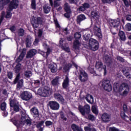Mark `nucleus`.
Masks as SVG:
<instances>
[{
  "instance_id": "obj_1",
  "label": "nucleus",
  "mask_w": 131,
  "mask_h": 131,
  "mask_svg": "<svg viewBox=\"0 0 131 131\" xmlns=\"http://www.w3.org/2000/svg\"><path fill=\"white\" fill-rule=\"evenodd\" d=\"M114 91L116 96H124L125 97L129 92L128 85L126 83H119L116 82L114 84Z\"/></svg>"
},
{
  "instance_id": "obj_2",
  "label": "nucleus",
  "mask_w": 131,
  "mask_h": 131,
  "mask_svg": "<svg viewBox=\"0 0 131 131\" xmlns=\"http://www.w3.org/2000/svg\"><path fill=\"white\" fill-rule=\"evenodd\" d=\"M18 6H19V1L18 0H12L7 8L5 18L7 19L11 18L12 17V13H11V12H12L14 9H17Z\"/></svg>"
},
{
  "instance_id": "obj_3",
  "label": "nucleus",
  "mask_w": 131,
  "mask_h": 131,
  "mask_svg": "<svg viewBox=\"0 0 131 131\" xmlns=\"http://www.w3.org/2000/svg\"><path fill=\"white\" fill-rule=\"evenodd\" d=\"M37 94L41 97H49L53 94V90L50 87L46 86L39 89L37 91Z\"/></svg>"
},
{
  "instance_id": "obj_4",
  "label": "nucleus",
  "mask_w": 131,
  "mask_h": 131,
  "mask_svg": "<svg viewBox=\"0 0 131 131\" xmlns=\"http://www.w3.org/2000/svg\"><path fill=\"white\" fill-rule=\"evenodd\" d=\"M75 38L76 40L74 42V49H75V52H79V47H80V42L78 40L79 38L81 37V35L79 33H75L74 34Z\"/></svg>"
},
{
  "instance_id": "obj_5",
  "label": "nucleus",
  "mask_w": 131,
  "mask_h": 131,
  "mask_svg": "<svg viewBox=\"0 0 131 131\" xmlns=\"http://www.w3.org/2000/svg\"><path fill=\"white\" fill-rule=\"evenodd\" d=\"M78 109L83 116L85 115V113H86V114H90V112H91V106H90L89 104L85 105L84 107L81 105H79Z\"/></svg>"
},
{
  "instance_id": "obj_6",
  "label": "nucleus",
  "mask_w": 131,
  "mask_h": 131,
  "mask_svg": "<svg viewBox=\"0 0 131 131\" xmlns=\"http://www.w3.org/2000/svg\"><path fill=\"white\" fill-rule=\"evenodd\" d=\"M89 48L92 51H97L99 49V42L95 39H90L89 40Z\"/></svg>"
},
{
  "instance_id": "obj_7",
  "label": "nucleus",
  "mask_w": 131,
  "mask_h": 131,
  "mask_svg": "<svg viewBox=\"0 0 131 131\" xmlns=\"http://www.w3.org/2000/svg\"><path fill=\"white\" fill-rule=\"evenodd\" d=\"M101 83L102 86L105 91L107 92H111L112 91V86L111 85V83H110V80L107 79L103 80Z\"/></svg>"
},
{
  "instance_id": "obj_8",
  "label": "nucleus",
  "mask_w": 131,
  "mask_h": 131,
  "mask_svg": "<svg viewBox=\"0 0 131 131\" xmlns=\"http://www.w3.org/2000/svg\"><path fill=\"white\" fill-rule=\"evenodd\" d=\"M46 22V18L43 17H38L35 18L34 21L32 23V25L34 28H37L39 24H44Z\"/></svg>"
},
{
  "instance_id": "obj_9",
  "label": "nucleus",
  "mask_w": 131,
  "mask_h": 131,
  "mask_svg": "<svg viewBox=\"0 0 131 131\" xmlns=\"http://www.w3.org/2000/svg\"><path fill=\"white\" fill-rule=\"evenodd\" d=\"M78 77L81 82H85L89 79L88 74L83 70L80 71L78 74Z\"/></svg>"
},
{
  "instance_id": "obj_10",
  "label": "nucleus",
  "mask_w": 131,
  "mask_h": 131,
  "mask_svg": "<svg viewBox=\"0 0 131 131\" xmlns=\"http://www.w3.org/2000/svg\"><path fill=\"white\" fill-rule=\"evenodd\" d=\"M20 98L24 101H29L32 99V94L28 91H24L20 94Z\"/></svg>"
},
{
  "instance_id": "obj_11",
  "label": "nucleus",
  "mask_w": 131,
  "mask_h": 131,
  "mask_svg": "<svg viewBox=\"0 0 131 131\" xmlns=\"http://www.w3.org/2000/svg\"><path fill=\"white\" fill-rule=\"evenodd\" d=\"M95 68L98 71H102L103 69L104 73H106L107 71V68L106 67V66H103V63L101 61H96Z\"/></svg>"
},
{
  "instance_id": "obj_12",
  "label": "nucleus",
  "mask_w": 131,
  "mask_h": 131,
  "mask_svg": "<svg viewBox=\"0 0 131 131\" xmlns=\"http://www.w3.org/2000/svg\"><path fill=\"white\" fill-rule=\"evenodd\" d=\"M49 107L52 110H59L60 104L57 101H51L49 102Z\"/></svg>"
},
{
  "instance_id": "obj_13",
  "label": "nucleus",
  "mask_w": 131,
  "mask_h": 131,
  "mask_svg": "<svg viewBox=\"0 0 131 131\" xmlns=\"http://www.w3.org/2000/svg\"><path fill=\"white\" fill-rule=\"evenodd\" d=\"M10 105L11 107H13L14 111L18 112L19 111V104L18 101L15 100H10Z\"/></svg>"
},
{
  "instance_id": "obj_14",
  "label": "nucleus",
  "mask_w": 131,
  "mask_h": 131,
  "mask_svg": "<svg viewBox=\"0 0 131 131\" xmlns=\"http://www.w3.org/2000/svg\"><path fill=\"white\" fill-rule=\"evenodd\" d=\"M110 25L111 27L117 28L120 25V19L117 18V19H111L110 21Z\"/></svg>"
},
{
  "instance_id": "obj_15",
  "label": "nucleus",
  "mask_w": 131,
  "mask_h": 131,
  "mask_svg": "<svg viewBox=\"0 0 131 131\" xmlns=\"http://www.w3.org/2000/svg\"><path fill=\"white\" fill-rule=\"evenodd\" d=\"M25 123H26L27 125H30L31 124V121L28 119H26L25 116H21L20 121V125H24Z\"/></svg>"
},
{
  "instance_id": "obj_16",
  "label": "nucleus",
  "mask_w": 131,
  "mask_h": 131,
  "mask_svg": "<svg viewBox=\"0 0 131 131\" xmlns=\"http://www.w3.org/2000/svg\"><path fill=\"white\" fill-rule=\"evenodd\" d=\"M94 32L95 35L98 36V37H99L100 38L102 37V32L101 31V29L96 25L94 26Z\"/></svg>"
},
{
  "instance_id": "obj_17",
  "label": "nucleus",
  "mask_w": 131,
  "mask_h": 131,
  "mask_svg": "<svg viewBox=\"0 0 131 131\" xmlns=\"http://www.w3.org/2000/svg\"><path fill=\"white\" fill-rule=\"evenodd\" d=\"M36 54H37V51L35 49H31L28 52L26 58L27 59H30V58H32V57L35 56Z\"/></svg>"
},
{
  "instance_id": "obj_18",
  "label": "nucleus",
  "mask_w": 131,
  "mask_h": 131,
  "mask_svg": "<svg viewBox=\"0 0 131 131\" xmlns=\"http://www.w3.org/2000/svg\"><path fill=\"white\" fill-rule=\"evenodd\" d=\"M101 119L104 122H108L111 120V116L107 113H104L101 116Z\"/></svg>"
},
{
  "instance_id": "obj_19",
  "label": "nucleus",
  "mask_w": 131,
  "mask_h": 131,
  "mask_svg": "<svg viewBox=\"0 0 131 131\" xmlns=\"http://www.w3.org/2000/svg\"><path fill=\"white\" fill-rule=\"evenodd\" d=\"M54 97L55 99L57 100L58 102H60V103H61L62 104H64V98H63V96L61 95V94H58V93H55L54 95Z\"/></svg>"
},
{
  "instance_id": "obj_20",
  "label": "nucleus",
  "mask_w": 131,
  "mask_h": 131,
  "mask_svg": "<svg viewBox=\"0 0 131 131\" xmlns=\"http://www.w3.org/2000/svg\"><path fill=\"white\" fill-rule=\"evenodd\" d=\"M52 52V49L48 48L47 52H45L40 50H39L38 53L45 57V58H47L49 55Z\"/></svg>"
},
{
  "instance_id": "obj_21",
  "label": "nucleus",
  "mask_w": 131,
  "mask_h": 131,
  "mask_svg": "<svg viewBox=\"0 0 131 131\" xmlns=\"http://www.w3.org/2000/svg\"><path fill=\"white\" fill-rule=\"evenodd\" d=\"M91 16L95 20H98L100 18V14L97 10H93L91 12Z\"/></svg>"
},
{
  "instance_id": "obj_22",
  "label": "nucleus",
  "mask_w": 131,
  "mask_h": 131,
  "mask_svg": "<svg viewBox=\"0 0 131 131\" xmlns=\"http://www.w3.org/2000/svg\"><path fill=\"white\" fill-rule=\"evenodd\" d=\"M49 68L50 69L52 73H55L58 71V68H57V64L55 63H51L49 66Z\"/></svg>"
},
{
  "instance_id": "obj_23",
  "label": "nucleus",
  "mask_w": 131,
  "mask_h": 131,
  "mask_svg": "<svg viewBox=\"0 0 131 131\" xmlns=\"http://www.w3.org/2000/svg\"><path fill=\"white\" fill-rule=\"evenodd\" d=\"M26 54V51L25 50H23L20 55L18 56L17 59L16 60V61L17 63L19 62H21L23 60V58L25 56V54Z\"/></svg>"
},
{
  "instance_id": "obj_24",
  "label": "nucleus",
  "mask_w": 131,
  "mask_h": 131,
  "mask_svg": "<svg viewBox=\"0 0 131 131\" xmlns=\"http://www.w3.org/2000/svg\"><path fill=\"white\" fill-rule=\"evenodd\" d=\"M69 86V78L66 76V78L62 83V87L63 89H67Z\"/></svg>"
},
{
  "instance_id": "obj_25",
  "label": "nucleus",
  "mask_w": 131,
  "mask_h": 131,
  "mask_svg": "<svg viewBox=\"0 0 131 131\" xmlns=\"http://www.w3.org/2000/svg\"><path fill=\"white\" fill-rule=\"evenodd\" d=\"M30 111L34 117H38V110H37V108L35 107L32 108L31 109Z\"/></svg>"
},
{
  "instance_id": "obj_26",
  "label": "nucleus",
  "mask_w": 131,
  "mask_h": 131,
  "mask_svg": "<svg viewBox=\"0 0 131 131\" xmlns=\"http://www.w3.org/2000/svg\"><path fill=\"white\" fill-rule=\"evenodd\" d=\"M43 123H45V121H42L39 122L37 124L36 126L39 131L43 130V128L45 127V125H43Z\"/></svg>"
},
{
  "instance_id": "obj_27",
  "label": "nucleus",
  "mask_w": 131,
  "mask_h": 131,
  "mask_svg": "<svg viewBox=\"0 0 131 131\" xmlns=\"http://www.w3.org/2000/svg\"><path fill=\"white\" fill-rule=\"evenodd\" d=\"M71 128L74 131H83L81 127L78 126L75 124H72Z\"/></svg>"
},
{
  "instance_id": "obj_28",
  "label": "nucleus",
  "mask_w": 131,
  "mask_h": 131,
  "mask_svg": "<svg viewBox=\"0 0 131 131\" xmlns=\"http://www.w3.org/2000/svg\"><path fill=\"white\" fill-rule=\"evenodd\" d=\"M59 81V77H57L51 81V84L54 86L59 85L60 84Z\"/></svg>"
},
{
  "instance_id": "obj_29",
  "label": "nucleus",
  "mask_w": 131,
  "mask_h": 131,
  "mask_svg": "<svg viewBox=\"0 0 131 131\" xmlns=\"http://www.w3.org/2000/svg\"><path fill=\"white\" fill-rule=\"evenodd\" d=\"M43 12L45 14H48L50 13L51 11V7H50V5L47 4L43 6Z\"/></svg>"
},
{
  "instance_id": "obj_30",
  "label": "nucleus",
  "mask_w": 131,
  "mask_h": 131,
  "mask_svg": "<svg viewBox=\"0 0 131 131\" xmlns=\"http://www.w3.org/2000/svg\"><path fill=\"white\" fill-rule=\"evenodd\" d=\"M83 20H85V16L83 14H81L78 16L77 18V22L78 24H80L81 21H83Z\"/></svg>"
},
{
  "instance_id": "obj_31",
  "label": "nucleus",
  "mask_w": 131,
  "mask_h": 131,
  "mask_svg": "<svg viewBox=\"0 0 131 131\" xmlns=\"http://www.w3.org/2000/svg\"><path fill=\"white\" fill-rule=\"evenodd\" d=\"M119 36L120 37V39L123 41L126 39V37H125V34H124V32L123 31H120L119 33Z\"/></svg>"
},
{
  "instance_id": "obj_32",
  "label": "nucleus",
  "mask_w": 131,
  "mask_h": 131,
  "mask_svg": "<svg viewBox=\"0 0 131 131\" xmlns=\"http://www.w3.org/2000/svg\"><path fill=\"white\" fill-rule=\"evenodd\" d=\"M39 84H40V81H39L38 80H33L32 82V85L34 88L38 86V85H39Z\"/></svg>"
},
{
  "instance_id": "obj_33",
  "label": "nucleus",
  "mask_w": 131,
  "mask_h": 131,
  "mask_svg": "<svg viewBox=\"0 0 131 131\" xmlns=\"http://www.w3.org/2000/svg\"><path fill=\"white\" fill-rule=\"evenodd\" d=\"M64 9L67 13H71V10L70 9V6L68 5V3H65L64 5Z\"/></svg>"
},
{
  "instance_id": "obj_34",
  "label": "nucleus",
  "mask_w": 131,
  "mask_h": 131,
  "mask_svg": "<svg viewBox=\"0 0 131 131\" xmlns=\"http://www.w3.org/2000/svg\"><path fill=\"white\" fill-rule=\"evenodd\" d=\"M85 100L88 103H92L91 101H94V98H93V96L88 94L85 97Z\"/></svg>"
},
{
  "instance_id": "obj_35",
  "label": "nucleus",
  "mask_w": 131,
  "mask_h": 131,
  "mask_svg": "<svg viewBox=\"0 0 131 131\" xmlns=\"http://www.w3.org/2000/svg\"><path fill=\"white\" fill-rule=\"evenodd\" d=\"M84 128L85 131H97L95 128H91L90 124H89L88 126L84 127Z\"/></svg>"
},
{
  "instance_id": "obj_36",
  "label": "nucleus",
  "mask_w": 131,
  "mask_h": 131,
  "mask_svg": "<svg viewBox=\"0 0 131 131\" xmlns=\"http://www.w3.org/2000/svg\"><path fill=\"white\" fill-rule=\"evenodd\" d=\"M31 7L33 10H36V2L35 0H31Z\"/></svg>"
},
{
  "instance_id": "obj_37",
  "label": "nucleus",
  "mask_w": 131,
  "mask_h": 131,
  "mask_svg": "<svg viewBox=\"0 0 131 131\" xmlns=\"http://www.w3.org/2000/svg\"><path fill=\"white\" fill-rule=\"evenodd\" d=\"M92 112L96 114V115H98V113H99V112L98 111V107L96 106L95 105H93L92 107Z\"/></svg>"
},
{
  "instance_id": "obj_38",
  "label": "nucleus",
  "mask_w": 131,
  "mask_h": 131,
  "mask_svg": "<svg viewBox=\"0 0 131 131\" xmlns=\"http://www.w3.org/2000/svg\"><path fill=\"white\" fill-rule=\"evenodd\" d=\"M66 45H67V43H64V40L61 38L60 40H59V47H60L61 49H64V47L66 46Z\"/></svg>"
},
{
  "instance_id": "obj_39",
  "label": "nucleus",
  "mask_w": 131,
  "mask_h": 131,
  "mask_svg": "<svg viewBox=\"0 0 131 131\" xmlns=\"http://www.w3.org/2000/svg\"><path fill=\"white\" fill-rule=\"evenodd\" d=\"M23 86V79H20L17 85V90H20Z\"/></svg>"
},
{
  "instance_id": "obj_40",
  "label": "nucleus",
  "mask_w": 131,
  "mask_h": 131,
  "mask_svg": "<svg viewBox=\"0 0 131 131\" xmlns=\"http://www.w3.org/2000/svg\"><path fill=\"white\" fill-rule=\"evenodd\" d=\"M14 69L16 73H18L20 70H21V64H18L16 65Z\"/></svg>"
},
{
  "instance_id": "obj_41",
  "label": "nucleus",
  "mask_w": 131,
  "mask_h": 131,
  "mask_svg": "<svg viewBox=\"0 0 131 131\" xmlns=\"http://www.w3.org/2000/svg\"><path fill=\"white\" fill-rule=\"evenodd\" d=\"M104 63H111V59L109 58L108 56H105L104 57Z\"/></svg>"
},
{
  "instance_id": "obj_42",
  "label": "nucleus",
  "mask_w": 131,
  "mask_h": 131,
  "mask_svg": "<svg viewBox=\"0 0 131 131\" xmlns=\"http://www.w3.org/2000/svg\"><path fill=\"white\" fill-rule=\"evenodd\" d=\"M31 75H32V74L31 73V71H26L25 73V77H26V78H29V77H30Z\"/></svg>"
},
{
  "instance_id": "obj_43",
  "label": "nucleus",
  "mask_w": 131,
  "mask_h": 131,
  "mask_svg": "<svg viewBox=\"0 0 131 131\" xmlns=\"http://www.w3.org/2000/svg\"><path fill=\"white\" fill-rule=\"evenodd\" d=\"M123 71L124 75H125V76H126V77H127V78H131L130 74H129V73H128V72H126V70H123Z\"/></svg>"
},
{
  "instance_id": "obj_44",
  "label": "nucleus",
  "mask_w": 131,
  "mask_h": 131,
  "mask_svg": "<svg viewBox=\"0 0 131 131\" xmlns=\"http://www.w3.org/2000/svg\"><path fill=\"white\" fill-rule=\"evenodd\" d=\"M121 117L125 120H127L128 119V117L125 115V113L124 112L121 113Z\"/></svg>"
},
{
  "instance_id": "obj_45",
  "label": "nucleus",
  "mask_w": 131,
  "mask_h": 131,
  "mask_svg": "<svg viewBox=\"0 0 131 131\" xmlns=\"http://www.w3.org/2000/svg\"><path fill=\"white\" fill-rule=\"evenodd\" d=\"M18 34L19 36H23L24 35V30L23 29H19L18 31Z\"/></svg>"
},
{
  "instance_id": "obj_46",
  "label": "nucleus",
  "mask_w": 131,
  "mask_h": 131,
  "mask_svg": "<svg viewBox=\"0 0 131 131\" xmlns=\"http://www.w3.org/2000/svg\"><path fill=\"white\" fill-rule=\"evenodd\" d=\"M5 5L6 3H5V1H4V0H0V10H3Z\"/></svg>"
},
{
  "instance_id": "obj_47",
  "label": "nucleus",
  "mask_w": 131,
  "mask_h": 131,
  "mask_svg": "<svg viewBox=\"0 0 131 131\" xmlns=\"http://www.w3.org/2000/svg\"><path fill=\"white\" fill-rule=\"evenodd\" d=\"M125 29L127 31H130L131 30V24L129 23L127 24L125 26Z\"/></svg>"
},
{
  "instance_id": "obj_48",
  "label": "nucleus",
  "mask_w": 131,
  "mask_h": 131,
  "mask_svg": "<svg viewBox=\"0 0 131 131\" xmlns=\"http://www.w3.org/2000/svg\"><path fill=\"white\" fill-rule=\"evenodd\" d=\"M7 106V104L5 102H3L1 105V109L2 111H5L6 110V107Z\"/></svg>"
},
{
  "instance_id": "obj_49",
  "label": "nucleus",
  "mask_w": 131,
  "mask_h": 131,
  "mask_svg": "<svg viewBox=\"0 0 131 131\" xmlns=\"http://www.w3.org/2000/svg\"><path fill=\"white\" fill-rule=\"evenodd\" d=\"M70 68H71V64H69L67 66H65L63 68V69L66 71V72H67L69 71V69H70Z\"/></svg>"
},
{
  "instance_id": "obj_50",
  "label": "nucleus",
  "mask_w": 131,
  "mask_h": 131,
  "mask_svg": "<svg viewBox=\"0 0 131 131\" xmlns=\"http://www.w3.org/2000/svg\"><path fill=\"white\" fill-rule=\"evenodd\" d=\"M6 14V13L5 11H2L1 13V18H0V24L2 23L3 20H4V17H5V15Z\"/></svg>"
},
{
  "instance_id": "obj_51",
  "label": "nucleus",
  "mask_w": 131,
  "mask_h": 131,
  "mask_svg": "<svg viewBox=\"0 0 131 131\" xmlns=\"http://www.w3.org/2000/svg\"><path fill=\"white\" fill-rule=\"evenodd\" d=\"M60 6V3L59 1L55 0L54 1V8H58Z\"/></svg>"
},
{
  "instance_id": "obj_52",
  "label": "nucleus",
  "mask_w": 131,
  "mask_h": 131,
  "mask_svg": "<svg viewBox=\"0 0 131 131\" xmlns=\"http://www.w3.org/2000/svg\"><path fill=\"white\" fill-rule=\"evenodd\" d=\"M88 118L90 119V120H92V121H94L96 119V118L94 115H89Z\"/></svg>"
},
{
  "instance_id": "obj_53",
  "label": "nucleus",
  "mask_w": 131,
  "mask_h": 131,
  "mask_svg": "<svg viewBox=\"0 0 131 131\" xmlns=\"http://www.w3.org/2000/svg\"><path fill=\"white\" fill-rule=\"evenodd\" d=\"M20 79V74H18L16 76L15 79H14V83L16 84L17 82H18V80Z\"/></svg>"
},
{
  "instance_id": "obj_54",
  "label": "nucleus",
  "mask_w": 131,
  "mask_h": 131,
  "mask_svg": "<svg viewBox=\"0 0 131 131\" xmlns=\"http://www.w3.org/2000/svg\"><path fill=\"white\" fill-rule=\"evenodd\" d=\"M102 3H104V4H111L112 2H113V0H101Z\"/></svg>"
},
{
  "instance_id": "obj_55",
  "label": "nucleus",
  "mask_w": 131,
  "mask_h": 131,
  "mask_svg": "<svg viewBox=\"0 0 131 131\" xmlns=\"http://www.w3.org/2000/svg\"><path fill=\"white\" fill-rule=\"evenodd\" d=\"M61 49L65 51V52H67V53H69V52H70V49H69V47H66L65 46H64L63 48Z\"/></svg>"
},
{
  "instance_id": "obj_56",
  "label": "nucleus",
  "mask_w": 131,
  "mask_h": 131,
  "mask_svg": "<svg viewBox=\"0 0 131 131\" xmlns=\"http://www.w3.org/2000/svg\"><path fill=\"white\" fill-rule=\"evenodd\" d=\"M82 6H83L85 10H86V9H89V8H90V4H89V3H84L82 4Z\"/></svg>"
},
{
  "instance_id": "obj_57",
  "label": "nucleus",
  "mask_w": 131,
  "mask_h": 131,
  "mask_svg": "<svg viewBox=\"0 0 131 131\" xmlns=\"http://www.w3.org/2000/svg\"><path fill=\"white\" fill-rule=\"evenodd\" d=\"M7 76L10 79H12L13 78V73L11 72H8Z\"/></svg>"
},
{
  "instance_id": "obj_58",
  "label": "nucleus",
  "mask_w": 131,
  "mask_h": 131,
  "mask_svg": "<svg viewBox=\"0 0 131 131\" xmlns=\"http://www.w3.org/2000/svg\"><path fill=\"white\" fill-rule=\"evenodd\" d=\"M45 124L47 125V126H50V125H52V124H53V122L50 121H47L45 122Z\"/></svg>"
},
{
  "instance_id": "obj_59",
  "label": "nucleus",
  "mask_w": 131,
  "mask_h": 131,
  "mask_svg": "<svg viewBox=\"0 0 131 131\" xmlns=\"http://www.w3.org/2000/svg\"><path fill=\"white\" fill-rule=\"evenodd\" d=\"M109 131H119L118 129L115 127H112L110 128Z\"/></svg>"
},
{
  "instance_id": "obj_60",
  "label": "nucleus",
  "mask_w": 131,
  "mask_h": 131,
  "mask_svg": "<svg viewBox=\"0 0 131 131\" xmlns=\"http://www.w3.org/2000/svg\"><path fill=\"white\" fill-rule=\"evenodd\" d=\"M117 60H118L119 61H120V62H124V59H123V58H122L120 56H118L117 57Z\"/></svg>"
},
{
  "instance_id": "obj_61",
  "label": "nucleus",
  "mask_w": 131,
  "mask_h": 131,
  "mask_svg": "<svg viewBox=\"0 0 131 131\" xmlns=\"http://www.w3.org/2000/svg\"><path fill=\"white\" fill-rule=\"evenodd\" d=\"M79 10L81 11V12H83L84 11H85V9L84 8V7L82 5V6L80 7V8H79Z\"/></svg>"
},
{
  "instance_id": "obj_62",
  "label": "nucleus",
  "mask_w": 131,
  "mask_h": 131,
  "mask_svg": "<svg viewBox=\"0 0 131 131\" xmlns=\"http://www.w3.org/2000/svg\"><path fill=\"white\" fill-rule=\"evenodd\" d=\"M89 70L90 73H91L92 74H94L96 72V71L94 70V67H92V68H90Z\"/></svg>"
},
{
  "instance_id": "obj_63",
  "label": "nucleus",
  "mask_w": 131,
  "mask_h": 131,
  "mask_svg": "<svg viewBox=\"0 0 131 131\" xmlns=\"http://www.w3.org/2000/svg\"><path fill=\"white\" fill-rule=\"evenodd\" d=\"M41 35H42V30H39L38 32V36L39 37H40V36H41Z\"/></svg>"
},
{
  "instance_id": "obj_64",
  "label": "nucleus",
  "mask_w": 131,
  "mask_h": 131,
  "mask_svg": "<svg viewBox=\"0 0 131 131\" xmlns=\"http://www.w3.org/2000/svg\"><path fill=\"white\" fill-rule=\"evenodd\" d=\"M126 19L128 21H131V15H127L126 16Z\"/></svg>"
}]
</instances>
